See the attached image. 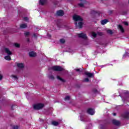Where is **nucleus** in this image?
Masks as SVG:
<instances>
[{
  "instance_id": "obj_13",
  "label": "nucleus",
  "mask_w": 129,
  "mask_h": 129,
  "mask_svg": "<svg viewBox=\"0 0 129 129\" xmlns=\"http://www.w3.org/2000/svg\"><path fill=\"white\" fill-rule=\"evenodd\" d=\"M107 23H108V21L106 19L102 20L101 22V25H105Z\"/></svg>"
},
{
  "instance_id": "obj_33",
  "label": "nucleus",
  "mask_w": 129,
  "mask_h": 129,
  "mask_svg": "<svg viewBox=\"0 0 129 129\" xmlns=\"http://www.w3.org/2000/svg\"><path fill=\"white\" fill-rule=\"evenodd\" d=\"M50 79H54V76H50L49 77Z\"/></svg>"
},
{
  "instance_id": "obj_30",
  "label": "nucleus",
  "mask_w": 129,
  "mask_h": 129,
  "mask_svg": "<svg viewBox=\"0 0 129 129\" xmlns=\"http://www.w3.org/2000/svg\"><path fill=\"white\" fill-rule=\"evenodd\" d=\"M25 36H30V32H26L25 33Z\"/></svg>"
},
{
  "instance_id": "obj_36",
  "label": "nucleus",
  "mask_w": 129,
  "mask_h": 129,
  "mask_svg": "<svg viewBox=\"0 0 129 129\" xmlns=\"http://www.w3.org/2000/svg\"><path fill=\"white\" fill-rule=\"evenodd\" d=\"M3 79V76L2 75H0V80H2Z\"/></svg>"
},
{
  "instance_id": "obj_5",
  "label": "nucleus",
  "mask_w": 129,
  "mask_h": 129,
  "mask_svg": "<svg viewBox=\"0 0 129 129\" xmlns=\"http://www.w3.org/2000/svg\"><path fill=\"white\" fill-rule=\"evenodd\" d=\"M85 75H86V76H87V77H89L90 78H91V77H94V73H91L88 72H85Z\"/></svg>"
},
{
  "instance_id": "obj_41",
  "label": "nucleus",
  "mask_w": 129,
  "mask_h": 129,
  "mask_svg": "<svg viewBox=\"0 0 129 129\" xmlns=\"http://www.w3.org/2000/svg\"><path fill=\"white\" fill-rule=\"evenodd\" d=\"M81 2H82V1H84V0H80Z\"/></svg>"
},
{
  "instance_id": "obj_43",
  "label": "nucleus",
  "mask_w": 129,
  "mask_h": 129,
  "mask_svg": "<svg viewBox=\"0 0 129 129\" xmlns=\"http://www.w3.org/2000/svg\"><path fill=\"white\" fill-rule=\"evenodd\" d=\"M100 35H102V34L101 33H100Z\"/></svg>"
},
{
  "instance_id": "obj_39",
  "label": "nucleus",
  "mask_w": 129,
  "mask_h": 129,
  "mask_svg": "<svg viewBox=\"0 0 129 129\" xmlns=\"http://www.w3.org/2000/svg\"><path fill=\"white\" fill-rule=\"evenodd\" d=\"M81 120H82V121H83V120L82 119V118H81Z\"/></svg>"
},
{
  "instance_id": "obj_27",
  "label": "nucleus",
  "mask_w": 129,
  "mask_h": 129,
  "mask_svg": "<svg viewBox=\"0 0 129 129\" xmlns=\"http://www.w3.org/2000/svg\"><path fill=\"white\" fill-rule=\"evenodd\" d=\"M12 78H13L14 79H15V80H17V79H18V77H16V76L15 75H12Z\"/></svg>"
},
{
  "instance_id": "obj_25",
  "label": "nucleus",
  "mask_w": 129,
  "mask_h": 129,
  "mask_svg": "<svg viewBox=\"0 0 129 129\" xmlns=\"http://www.w3.org/2000/svg\"><path fill=\"white\" fill-rule=\"evenodd\" d=\"M79 6H80V8L83 7L84 6V3L79 4Z\"/></svg>"
},
{
  "instance_id": "obj_34",
  "label": "nucleus",
  "mask_w": 129,
  "mask_h": 129,
  "mask_svg": "<svg viewBox=\"0 0 129 129\" xmlns=\"http://www.w3.org/2000/svg\"><path fill=\"white\" fill-rule=\"evenodd\" d=\"M123 24L125 25V26H127L128 25V23H127L126 22H124Z\"/></svg>"
},
{
  "instance_id": "obj_2",
  "label": "nucleus",
  "mask_w": 129,
  "mask_h": 129,
  "mask_svg": "<svg viewBox=\"0 0 129 129\" xmlns=\"http://www.w3.org/2000/svg\"><path fill=\"white\" fill-rule=\"evenodd\" d=\"M78 36L79 38H82V39H84L85 40L82 43L83 45H84L85 46H87V45H88L89 42L88 40H87V36H86V34L83 33H81L80 34H78Z\"/></svg>"
},
{
  "instance_id": "obj_9",
  "label": "nucleus",
  "mask_w": 129,
  "mask_h": 129,
  "mask_svg": "<svg viewBox=\"0 0 129 129\" xmlns=\"http://www.w3.org/2000/svg\"><path fill=\"white\" fill-rule=\"evenodd\" d=\"M56 15L59 16H64V12L62 10H59L56 12Z\"/></svg>"
},
{
  "instance_id": "obj_29",
  "label": "nucleus",
  "mask_w": 129,
  "mask_h": 129,
  "mask_svg": "<svg viewBox=\"0 0 129 129\" xmlns=\"http://www.w3.org/2000/svg\"><path fill=\"white\" fill-rule=\"evenodd\" d=\"M83 81L84 82H88L89 81V79H88V78H85Z\"/></svg>"
},
{
  "instance_id": "obj_20",
  "label": "nucleus",
  "mask_w": 129,
  "mask_h": 129,
  "mask_svg": "<svg viewBox=\"0 0 129 129\" xmlns=\"http://www.w3.org/2000/svg\"><path fill=\"white\" fill-rule=\"evenodd\" d=\"M91 14H93V15H96V14H97V12L94 11V10H92L91 12Z\"/></svg>"
},
{
  "instance_id": "obj_16",
  "label": "nucleus",
  "mask_w": 129,
  "mask_h": 129,
  "mask_svg": "<svg viewBox=\"0 0 129 129\" xmlns=\"http://www.w3.org/2000/svg\"><path fill=\"white\" fill-rule=\"evenodd\" d=\"M5 60H8V61H10V60H11V56L10 55H7L6 56H5Z\"/></svg>"
},
{
  "instance_id": "obj_22",
  "label": "nucleus",
  "mask_w": 129,
  "mask_h": 129,
  "mask_svg": "<svg viewBox=\"0 0 129 129\" xmlns=\"http://www.w3.org/2000/svg\"><path fill=\"white\" fill-rule=\"evenodd\" d=\"M107 33L108 34H110V35L112 34V31H111V30H107Z\"/></svg>"
},
{
  "instance_id": "obj_17",
  "label": "nucleus",
  "mask_w": 129,
  "mask_h": 129,
  "mask_svg": "<svg viewBox=\"0 0 129 129\" xmlns=\"http://www.w3.org/2000/svg\"><path fill=\"white\" fill-rule=\"evenodd\" d=\"M17 66L19 68H24V63H18Z\"/></svg>"
},
{
  "instance_id": "obj_35",
  "label": "nucleus",
  "mask_w": 129,
  "mask_h": 129,
  "mask_svg": "<svg viewBox=\"0 0 129 129\" xmlns=\"http://www.w3.org/2000/svg\"><path fill=\"white\" fill-rule=\"evenodd\" d=\"M76 71H77V72H80V70L79 69H76Z\"/></svg>"
},
{
  "instance_id": "obj_7",
  "label": "nucleus",
  "mask_w": 129,
  "mask_h": 129,
  "mask_svg": "<svg viewBox=\"0 0 129 129\" xmlns=\"http://www.w3.org/2000/svg\"><path fill=\"white\" fill-rule=\"evenodd\" d=\"M4 51L5 53L7 54V55H12V54H13V53H12V51H11V50H10V49L8 48H5L4 49Z\"/></svg>"
},
{
  "instance_id": "obj_32",
  "label": "nucleus",
  "mask_w": 129,
  "mask_h": 129,
  "mask_svg": "<svg viewBox=\"0 0 129 129\" xmlns=\"http://www.w3.org/2000/svg\"><path fill=\"white\" fill-rule=\"evenodd\" d=\"M24 21H26V22H28V21H29V18H28V17H24Z\"/></svg>"
},
{
  "instance_id": "obj_18",
  "label": "nucleus",
  "mask_w": 129,
  "mask_h": 129,
  "mask_svg": "<svg viewBox=\"0 0 129 129\" xmlns=\"http://www.w3.org/2000/svg\"><path fill=\"white\" fill-rule=\"evenodd\" d=\"M52 124H53V125L57 126L58 124H59V122L57 121H53L52 122Z\"/></svg>"
},
{
  "instance_id": "obj_21",
  "label": "nucleus",
  "mask_w": 129,
  "mask_h": 129,
  "mask_svg": "<svg viewBox=\"0 0 129 129\" xmlns=\"http://www.w3.org/2000/svg\"><path fill=\"white\" fill-rule=\"evenodd\" d=\"M92 36L93 37V38H95V37H96V33H95V32H92Z\"/></svg>"
},
{
  "instance_id": "obj_23",
  "label": "nucleus",
  "mask_w": 129,
  "mask_h": 129,
  "mask_svg": "<svg viewBox=\"0 0 129 129\" xmlns=\"http://www.w3.org/2000/svg\"><path fill=\"white\" fill-rule=\"evenodd\" d=\"M60 42L61 43V44H64L65 43V39H61L60 40Z\"/></svg>"
},
{
  "instance_id": "obj_8",
  "label": "nucleus",
  "mask_w": 129,
  "mask_h": 129,
  "mask_svg": "<svg viewBox=\"0 0 129 129\" xmlns=\"http://www.w3.org/2000/svg\"><path fill=\"white\" fill-rule=\"evenodd\" d=\"M112 124H115V125H119L120 124V122L115 119H113L112 121Z\"/></svg>"
},
{
  "instance_id": "obj_24",
  "label": "nucleus",
  "mask_w": 129,
  "mask_h": 129,
  "mask_svg": "<svg viewBox=\"0 0 129 129\" xmlns=\"http://www.w3.org/2000/svg\"><path fill=\"white\" fill-rule=\"evenodd\" d=\"M14 46H15L17 48H20V44L19 43H15Z\"/></svg>"
},
{
  "instance_id": "obj_3",
  "label": "nucleus",
  "mask_w": 129,
  "mask_h": 129,
  "mask_svg": "<svg viewBox=\"0 0 129 129\" xmlns=\"http://www.w3.org/2000/svg\"><path fill=\"white\" fill-rule=\"evenodd\" d=\"M52 70H53L54 71H64V70H65L63 68H62L61 67H59V66H54V67H52L51 68Z\"/></svg>"
},
{
  "instance_id": "obj_28",
  "label": "nucleus",
  "mask_w": 129,
  "mask_h": 129,
  "mask_svg": "<svg viewBox=\"0 0 129 129\" xmlns=\"http://www.w3.org/2000/svg\"><path fill=\"white\" fill-rule=\"evenodd\" d=\"M126 56H128V53L125 52V53L123 55V58H125Z\"/></svg>"
},
{
  "instance_id": "obj_38",
  "label": "nucleus",
  "mask_w": 129,
  "mask_h": 129,
  "mask_svg": "<svg viewBox=\"0 0 129 129\" xmlns=\"http://www.w3.org/2000/svg\"><path fill=\"white\" fill-rule=\"evenodd\" d=\"M34 37H36V34H34Z\"/></svg>"
},
{
  "instance_id": "obj_40",
  "label": "nucleus",
  "mask_w": 129,
  "mask_h": 129,
  "mask_svg": "<svg viewBox=\"0 0 129 129\" xmlns=\"http://www.w3.org/2000/svg\"><path fill=\"white\" fill-rule=\"evenodd\" d=\"M48 37H51V35H48Z\"/></svg>"
},
{
  "instance_id": "obj_4",
  "label": "nucleus",
  "mask_w": 129,
  "mask_h": 129,
  "mask_svg": "<svg viewBox=\"0 0 129 129\" xmlns=\"http://www.w3.org/2000/svg\"><path fill=\"white\" fill-rule=\"evenodd\" d=\"M34 109L36 110L41 109L44 107V104L42 103H38L33 106Z\"/></svg>"
},
{
  "instance_id": "obj_14",
  "label": "nucleus",
  "mask_w": 129,
  "mask_h": 129,
  "mask_svg": "<svg viewBox=\"0 0 129 129\" xmlns=\"http://www.w3.org/2000/svg\"><path fill=\"white\" fill-rule=\"evenodd\" d=\"M122 116H123V117H124V118H128V117H129V113L128 112L125 113V114H124L122 115Z\"/></svg>"
},
{
  "instance_id": "obj_42",
  "label": "nucleus",
  "mask_w": 129,
  "mask_h": 129,
  "mask_svg": "<svg viewBox=\"0 0 129 129\" xmlns=\"http://www.w3.org/2000/svg\"><path fill=\"white\" fill-rule=\"evenodd\" d=\"M128 4H129V0H128Z\"/></svg>"
},
{
  "instance_id": "obj_15",
  "label": "nucleus",
  "mask_w": 129,
  "mask_h": 129,
  "mask_svg": "<svg viewBox=\"0 0 129 129\" xmlns=\"http://www.w3.org/2000/svg\"><path fill=\"white\" fill-rule=\"evenodd\" d=\"M20 28L21 29H25V28H27V24H22L20 25Z\"/></svg>"
},
{
  "instance_id": "obj_10",
  "label": "nucleus",
  "mask_w": 129,
  "mask_h": 129,
  "mask_svg": "<svg viewBox=\"0 0 129 129\" xmlns=\"http://www.w3.org/2000/svg\"><path fill=\"white\" fill-rule=\"evenodd\" d=\"M29 56L30 57H36L37 56V53L34 51H31L29 52Z\"/></svg>"
},
{
  "instance_id": "obj_37",
  "label": "nucleus",
  "mask_w": 129,
  "mask_h": 129,
  "mask_svg": "<svg viewBox=\"0 0 129 129\" xmlns=\"http://www.w3.org/2000/svg\"><path fill=\"white\" fill-rule=\"evenodd\" d=\"M113 115L114 116H115V115H116V113H113Z\"/></svg>"
},
{
  "instance_id": "obj_12",
  "label": "nucleus",
  "mask_w": 129,
  "mask_h": 129,
  "mask_svg": "<svg viewBox=\"0 0 129 129\" xmlns=\"http://www.w3.org/2000/svg\"><path fill=\"white\" fill-rule=\"evenodd\" d=\"M47 3V0H40L39 4L40 5H45Z\"/></svg>"
},
{
  "instance_id": "obj_31",
  "label": "nucleus",
  "mask_w": 129,
  "mask_h": 129,
  "mask_svg": "<svg viewBox=\"0 0 129 129\" xmlns=\"http://www.w3.org/2000/svg\"><path fill=\"white\" fill-rule=\"evenodd\" d=\"M64 99H65V100H69V99H70V97L67 96L65 97Z\"/></svg>"
},
{
  "instance_id": "obj_26",
  "label": "nucleus",
  "mask_w": 129,
  "mask_h": 129,
  "mask_svg": "<svg viewBox=\"0 0 129 129\" xmlns=\"http://www.w3.org/2000/svg\"><path fill=\"white\" fill-rule=\"evenodd\" d=\"M20 127L18 125H14L13 127V129H19Z\"/></svg>"
},
{
  "instance_id": "obj_6",
  "label": "nucleus",
  "mask_w": 129,
  "mask_h": 129,
  "mask_svg": "<svg viewBox=\"0 0 129 129\" xmlns=\"http://www.w3.org/2000/svg\"><path fill=\"white\" fill-rule=\"evenodd\" d=\"M87 113L89 114H90L91 115H93V114H94V113H95V112L94 111V110L91 108H89L87 110Z\"/></svg>"
},
{
  "instance_id": "obj_11",
  "label": "nucleus",
  "mask_w": 129,
  "mask_h": 129,
  "mask_svg": "<svg viewBox=\"0 0 129 129\" xmlns=\"http://www.w3.org/2000/svg\"><path fill=\"white\" fill-rule=\"evenodd\" d=\"M118 28L120 30V31L121 32V33H123V32H124V30L123 29V28L121 25H119L118 26Z\"/></svg>"
},
{
  "instance_id": "obj_19",
  "label": "nucleus",
  "mask_w": 129,
  "mask_h": 129,
  "mask_svg": "<svg viewBox=\"0 0 129 129\" xmlns=\"http://www.w3.org/2000/svg\"><path fill=\"white\" fill-rule=\"evenodd\" d=\"M57 78L58 80H60V81H61V82H65V80H64L63 79H62L61 77H60L59 76H57Z\"/></svg>"
},
{
  "instance_id": "obj_1",
  "label": "nucleus",
  "mask_w": 129,
  "mask_h": 129,
  "mask_svg": "<svg viewBox=\"0 0 129 129\" xmlns=\"http://www.w3.org/2000/svg\"><path fill=\"white\" fill-rule=\"evenodd\" d=\"M73 19L76 22L75 25L76 27H78L80 29L82 28V25H83V23H82L83 19L80 16L77 15H75L73 16Z\"/></svg>"
}]
</instances>
